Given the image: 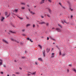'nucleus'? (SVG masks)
<instances>
[{
    "instance_id": "nucleus-1",
    "label": "nucleus",
    "mask_w": 76,
    "mask_h": 76,
    "mask_svg": "<svg viewBox=\"0 0 76 76\" xmlns=\"http://www.w3.org/2000/svg\"><path fill=\"white\" fill-rule=\"evenodd\" d=\"M2 41L4 43H5V44H8V42L4 39L2 40Z\"/></svg>"
},
{
    "instance_id": "nucleus-2",
    "label": "nucleus",
    "mask_w": 76,
    "mask_h": 76,
    "mask_svg": "<svg viewBox=\"0 0 76 76\" xmlns=\"http://www.w3.org/2000/svg\"><path fill=\"white\" fill-rule=\"evenodd\" d=\"M37 22H39V24H41V25H42V24H43L44 23L45 24V22H40L39 21H37Z\"/></svg>"
},
{
    "instance_id": "nucleus-3",
    "label": "nucleus",
    "mask_w": 76,
    "mask_h": 76,
    "mask_svg": "<svg viewBox=\"0 0 76 76\" xmlns=\"http://www.w3.org/2000/svg\"><path fill=\"white\" fill-rule=\"evenodd\" d=\"M11 40L12 41H15V42H17V43H19V42L16 41V40L15 39H11Z\"/></svg>"
},
{
    "instance_id": "nucleus-4",
    "label": "nucleus",
    "mask_w": 76,
    "mask_h": 76,
    "mask_svg": "<svg viewBox=\"0 0 76 76\" xmlns=\"http://www.w3.org/2000/svg\"><path fill=\"white\" fill-rule=\"evenodd\" d=\"M56 30H57V31L58 32H61V30L58 28H56Z\"/></svg>"
},
{
    "instance_id": "nucleus-5",
    "label": "nucleus",
    "mask_w": 76,
    "mask_h": 76,
    "mask_svg": "<svg viewBox=\"0 0 76 76\" xmlns=\"http://www.w3.org/2000/svg\"><path fill=\"white\" fill-rule=\"evenodd\" d=\"M45 0H42L40 2V4H42V3H44V1H45Z\"/></svg>"
},
{
    "instance_id": "nucleus-6",
    "label": "nucleus",
    "mask_w": 76,
    "mask_h": 76,
    "mask_svg": "<svg viewBox=\"0 0 76 76\" xmlns=\"http://www.w3.org/2000/svg\"><path fill=\"white\" fill-rule=\"evenodd\" d=\"M29 73H30L31 74V75H35L36 74V72H29Z\"/></svg>"
},
{
    "instance_id": "nucleus-7",
    "label": "nucleus",
    "mask_w": 76,
    "mask_h": 76,
    "mask_svg": "<svg viewBox=\"0 0 76 76\" xmlns=\"http://www.w3.org/2000/svg\"><path fill=\"white\" fill-rule=\"evenodd\" d=\"M51 57L52 58H53V57H54V53H52L51 54Z\"/></svg>"
},
{
    "instance_id": "nucleus-8",
    "label": "nucleus",
    "mask_w": 76,
    "mask_h": 76,
    "mask_svg": "<svg viewBox=\"0 0 76 76\" xmlns=\"http://www.w3.org/2000/svg\"><path fill=\"white\" fill-rule=\"evenodd\" d=\"M48 10L49 11V13H50V14H51V10L50 8H48Z\"/></svg>"
},
{
    "instance_id": "nucleus-9",
    "label": "nucleus",
    "mask_w": 76,
    "mask_h": 76,
    "mask_svg": "<svg viewBox=\"0 0 76 76\" xmlns=\"http://www.w3.org/2000/svg\"><path fill=\"white\" fill-rule=\"evenodd\" d=\"M18 11V10H13V12H15V13H17Z\"/></svg>"
},
{
    "instance_id": "nucleus-10",
    "label": "nucleus",
    "mask_w": 76,
    "mask_h": 76,
    "mask_svg": "<svg viewBox=\"0 0 76 76\" xmlns=\"http://www.w3.org/2000/svg\"><path fill=\"white\" fill-rule=\"evenodd\" d=\"M4 18L3 17H2V18L1 19V22H3V20H4Z\"/></svg>"
},
{
    "instance_id": "nucleus-11",
    "label": "nucleus",
    "mask_w": 76,
    "mask_h": 76,
    "mask_svg": "<svg viewBox=\"0 0 76 76\" xmlns=\"http://www.w3.org/2000/svg\"><path fill=\"white\" fill-rule=\"evenodd\" d=\"M38 60L39 61H42V60L41 58H38Z\"/></svg>"
},
{
    "instance_id": "nucleus-12",
    "label": "nucleus",
    "mask_w": 76,
    "mask_h": 76,
    "mask_svg": "<svg viewBox=\"0 0 76 76\" xmlns=\"http://www.w3.org/2000/svg\"><path fill=\"white\" fill-rule=\"evenodd\" d=\"M9 32L10 33H12V34H16V32H13L11 31H9Z\"/></svg>"
},
{
    "instance_id": "nucleus-13",
    "label": "nucleus",
    "mask_w": 76,
    "mask_h": 76,
    "mask_svg": "<svg viewBox=\"0 0 76 76\" xmlns=\"http://www.w3.org/2000/svg\"><path fill=\"white\" fill-rule=\"evenodd\" d=\"M46 51L47 53H49V52L50 51V49L48 50V48H46Z\"/></svg>"
},
{
    "instance_id": "nucleus-14",
    "label": "nucleus",
    "mask_w": 76,
    "mask_h": 76,
    "mask_svg": "<svg viewBox=\"0 0 76 76\" xmlns=\"http://www.w3.org/2000/svg\"><path fill=\"white\" fill-rule=\"evenodd\" d=\"M46 15H47V16H48V17H49V18L50 17V15L49 14H47V15L45 14V16Z\"/></svg>"
},
{
    "instance_id": "nucleus-15",
    "label": "nucleus",
    "mask_w": 76,
    "mask_h": 76,
    "mask_svg": "<svg viewBox=\"0 0 76 76\" xmlns=\"http://www.w3.org/2000/svg\"><path fill=\"white\" fill-rule=\"evenodd\" d=\"M25 9V7H21V9H22V10H24Z\"/></svg>"
},
{
    "instance_id": "nucleus-16",
    "label": "nucleus",
    "mask_w": 76,
    "mask_h": 76,
    "mask_svg": "<svg viewBox=\"0 0 76 76\" xmlns=\"http://www.w3.org/2000/svg\"><path fill=\"white\" fill-rule=\"evenodd\" d=\"M30 13H31V14H32V15H34L35 14V13L34 12H32V11H31L30 12Z\"/></svg>"
},
{
    "instance_id": "nucleus-17",
    "label": "nucleus",
    "mask_w": 76,
    "mask_h": 76,
    "mask_svg": "<svg viewBox=\"0 0 76 76\" xmlns=\"http://www.w3.org/2000/svg\"><path fill=\"white\" fill-rule=\"evenodd\" d=\"M44 57H45V50H44V52L43 53Z\"/></svg>"
},
{
    "instance_id": "nucleus-18",
    "label": "nucleus",
    "mask_w": 76,
    "mask_h": 76,
    "mask_svg": "<svg viewBox=\"0 0 76 76\" xmlns=\"http://www.w3.org/2000/svg\"><path fill=\"white\" fill-rule=\"evenodd\" d=\"M38 46H39V48H41V49L42 48V46H41V45H38Z\"/></svg>"
},
{
    "instance_id": "nucleus-19",
    "label": "nucleus",
    "mask_w": 76,
    "mask_h": 76,
    "mask_svg": "<svg viewBox=\"0 0 76 76\" xmlns=\"http://www.w3.org/2000/svg\"><path fill=\"white\" fill-rule=\"evenodd\" d=\"M64 22H65V23H66V21H65V20L64 21V22L63 21H62V23L63 24H64Z\"/></svg>"
},
{
    "instance_id": "nucleus-20",
    "label": "nucleus",
    "mask_w": 76,
    "mask_h": 76,
    "mask_svg": "<svg viewBox=\"0 0 76 76\" xmlns=\"http://www.w3.org/2000/svg\"><path fill=\"white\" fill-rule=\"evenodd\" d=\"M48 1H49L50 3H51L52 2V0H47Z\"/></svg>"
},
{
    "instance_id": "nucleus-21",
    "label": "nucleus",
    "mask_w": 76,
    "mask_h": 76,
    "mask_svg": "<svg viewBox=\"0 0 76 76\" xmlns=\"http://www.w3.org/2000/svg\"><path fill=\"white\" fill-rule=\"evenodd\" d=\"M30 24H27L26 26V27H28V26H30Z\"/></svg>"
},
{
    "instance_id": "nucleus-22",
    "label": "nucleus",
    "mask_w": 76,
    "mask_h": 76,
    "mask_svg": "<svg viewBox=\"0 0 76 76\" xmlns=\"http://www.w3.org/2000/svg\"><path fill=\"white\" fill-rule=\"evenodd\" d=\"M56 47L58 49V50H59V48H58V46L57 45H56Z\"/></svg>"
},
{
    "instance_id": "nucleus-23",
    "label": "nucleus",
    "mask_w": 76,
    "mask_h": 76,
    "mask_svg": "<svg viewBox=\"0 0 76 76\" xmlns=\"http://www.w3.org/2000/svg\"><path fill=\"white\" fill-rule=\"evenodd\" d=\"M21 4H24V5H25V3L21 2Z\"/></svg>"
},
{
    "instance_id": "nucleus-24",
    "label": "nucleus",
    "mask_w": 76,
    "mask_h": 76,
    "mask_svg": "<svg viewBox=\"0 0 76 76\" xmlns=\"http://www.w3.org/2000/svg\"><path fill=\"white\" fill-rule=\"evenodd\" d=\"M2 64H3V62H0V66H1V65H2Z\"/></svg>"
},
{
    "instance_id": "nucleus-25",
    "label": "nucleus",
    "mask_w": 76,
    "mask_h": 76,
    "mask_svg": "<svg viewBox=\"0 0 76 76\" xmlns=\"http://www.w3.org/2000/svg\"><path fill=\"white\" fill-rule=\"evenodd\" d=\"M5 15L6 16V15H7V12H5Z\"/></svg>"
},
{
    "instance_id": "nucleus-26",
    "label": "nucleus",
    "mask_w": 76,
    "mask_h": 76,
    "mask_svg": "<svg viewBox=\"0 0 76 76\" xmlns=\"http://www.w3.org/2000/svg\"><path fill=\"white\" fill-rule=\"evenodd\" d=\"M59 54V55H61V51H60Z\"/></svg>"
},
{
    "instance_id": "nucleus-27",
    "label": "nucleus",
    "mask_w": 76,
    "mask_h": 76,
    "mask_svg": "<svg viewBox=\"0 0 76 76\" xmlns=\"http://www.w3.org/2000/svg\"><path fill=\"white\" fill-rule=\"evenodd\" d=\"M73 71H74V72H75V73H76V69H74Z\"/></svg>"
},
{
    "instance_id": "nucleus-28",
    "label": "nucleus",
    "mask_w": 76,
    "mask_h": 76,
    "mask_svg": "<svg viewBox=\"0 0 76 76\" xmlns=\"http://www.w3.org/2000/svg\"><path fill=\"white\" fill-rule=\"evenodd\" d=\"M58 26H59L61 27V28H62V27H61V25H60V24H58Z\"/></svg>"
},
{
    "instance_id": "nucleus-29",
    "label": "nucleus",
    "mask_w": 76,
    "mask_h": 76,
    "mask_svg": "<svg viewBox=\"0 0 76 76\" xmlns=\"http://www.w3.org/2000/svg\"><path fill=\"white\" fill-rule=\"evenodd\" d=\"M25 29L22 30V32H25Z\"/></svg>"
},
{
    "instance_id": "nucleus-30",
    "label": "nucleus",
    "mask_w": 76,
    "mask_h": 76,
    "mask_svg": "<svg viewBox=\"0 0 76 76\" xmlns=\"http://www.w3.org/2000/svg\"><path fill=\"white\" fill-rule=\"evenodd\" d=\"M29 41L30 42H33V41L31 40V39H30Z\"/></svg>"
},
{
    "instance_id": "nucleus-31",
    "label": "nucleus",
    "mask_w": 76,
    "mask_h": 76,
    "mask_svg": "<svg viewBox=\"0 0 76 76\" xmlns=\"http://www.w3.org/2000/svg\"><path fill=\"white\" fill-rule=\"evenodd\" d=\"M69 67H72V65L71 64H69L68 65Z\"/></svg>"
},
{
    "instance_id": "nucleus-32",
    "label": "nucleus",
    "mask_w": 76,
    "mask_h": 76,
    "mask_svg": "<svg viewBox=\"0 0 76 76\" xmlns=\"http://www.w3.org/2000/svg\"><path fill=\"white\" fill-rule=\"evenodd\" d=\"M73 9H71V8H70V10H71V11H73Z\"/></svg>"
},
{
    "instance_id": "nucleus-33",
    "label": "nucleus",
    "mask_w": 76,
    "mask_h": 76,
    "mask_svg": "<svg viewBox=\"0 0 76 76\" xmlns=\"http://www.w3.org/2000/svg\"><path fill=\"white\" fill-rule=\"evenodd\" d=\"M10 15V14H9L8 15H7V17H9Z\"/></svg>"
},
{
    "instance_id": "nucleus-34",
    "label": "nucleus",
    "mask_w": 76,
    "mask_h": 76,
    "mask_svg": "<svg viewBox=\"0 0 76 76\" xmlns=\"http://www.w3.org/2000/svg\"><path fill=\"white\" fill-rule=\"evenodd\" d=\"M19 19H23V18H20V17H19Z\"/></svg>"
},
{
    "instance_id": "nucleus-35",
    "label": "nucleus",
    "mask_w": 76,
    "mask_h": 76,
    "mask_svg": "<svg viewBox=\"0 0 76 76\" xmlns=\"http://www.w3.org/2000/svg\"><path fill=\"white\" fill-rule=\"evenodd\" d=\"M22 35H23V36L24 37H25V34H22Z\"/></svg>"
},
{
    "instance_id": "nucleus-36",
    "label": "nucleus",
    "mask_w": 76,
    "mask_h": 76,
    "mask_svg": "<svg viewBox=\"0 0 76 76\" xmlns=\"http://www.w3.org/2000/svg\"><path fill=\"white\" fill-rule=\"evenodd\" d=\"M49 37L51 39H52V37H51V36H49Z\"/></svg>"
},
{
    "instance_id": "nucleus-37",
    "label": "nucleus",
    "mask_w": 76,
    "mask_h": 76,
    "mask_svg": "<svg viewBox=\"0 0 76 76\" xmlns=\"http://www.w3.org/2000/svg\"><path fill=\"white\" fill-rule=\"evenodd\" d=\"M16 74H17V75H19V74H20V73L19 72H16Z\"/></svg>"
},
{
    "instance_id": "nucleus-38",
    "label": "nucleus",
    "mask_w": 76,
    "mask_h": 76,
    "mask_svg": "<svg viewBox=\"0 0 76 76\" xmlns=\"http://www.w3.org/2000/svg\"><path fill=\"white\" fill-rule=\"evenodd\" d=\"M26 39L27 40H29V38H28H28H26Z\"/></svg>"
},
{
    "instance_id": "nucleus-39",
    "label": "nucleus",
    "mask_w": 76,
    "mask_h": 76,
    "mask_svg": "<svg viewBox=\"0 0 76 76\" xmlns=\"http://www.w3.org/2000/svg\"><path fill=\"white\" fill-rule=\"evenodd\" d=\"M48 25H49V24H48V23H47L46 24V25L47 26H48Z\"/></svg>"
},
{
    "instance_id": "nucleus-40",
    "label": "nucleus",
    "mask_w": 76,
    "mask_h": 76,
    "mask_svg": "<svg viewBox=\"0 0 76 76\" xmlns=\"http://www.w3.org/2000/svg\"><path fill=\"white\" fill-rule=\"evenodd\" d=\"M41 18H44V16H42V15L41 16Z\"/></svg>"
},
{
    "instance_id": "nucleus-41",
    "label": "nucleus",
    "mask_w": 76,
    "mask_h": 76,
    "mask_svg": "<svg viewBox=\"0 0 76 76\" xmlns=\"http://www.w3.org/2000/svg\"><path fill=\"white\" fill-rule=\"evenodd\" d=\"M35 25L33 24V28H35Z\"/></svg>"
},
{
    "instance_id": "nucleus-42",
    "label": "nucleus",
    "mask_w": 76,
    "mask_h": 76,
    "mask_svg": "<svg viewBox=\"0 0 76 76\" xmlns=\"http://www.w3.org/2000/svg\"><path fill=\"white\" fill-rule=\"evenodd\" d=\"M0 61L1 62H3L2 60L1 59H0Z\"/></svg>"
},
{
    "instance_id": "nucleus-43",
    "label": "nucleus",
    "mask_w": 76,
    "mask_h": 76,
    "mask_svg": "<svg viewBox=\"0 0 76 76\" xmlns=\"http://www.w3.org/2000/svg\"><path fill=\"white\" fill-rule=\"evenodd\" d=\"M59 4H60L61 6H62V5H61V3H59Z\"/></svg>"
},
{
    "instance_id": "nucleus-44",
    "label": "nucleus",
    "mask_w": 76,
    "mask_h": 76,
    "mask_svg": "<svg viewBox=\"0 0 76 76\" xmlns=\"http://www.w3.org/2000/svg\"><path fill=\"white\" fill-rule=\"evenodd\" d=\"M67 3H68V4H70V2H69V1H68Z\"/></svg>"
},
{
    "instance_id": "nucleus-45",
    "label": "nucleus",
    "mask_w": 76,
    "mask_h": 76,
    "mask_svg": "<svg viewBox=\"0 0 76 76\" xmlns=\"http://www.w3.org/2000/svg\"><path fill=\"white\" fill-rule=\"evenodd\" d=\"M62 56H65V54L64 53H63L62 55Z\"/></svg>"
},
{
    "instance_id": "nucleus-46",
    "label": "nucleus",
    "mask_w": 76,
    "mask_h": 76,
    "mask_svg": "<svg viewBox=\"0 0 76 76\" xmlns=\"http://www.w3.org/2000/svg\"><path fill=\"white\" fill-rule=\"evenodd\" d=\"M61 7H63V9H65V7H63V6H61Z\"/></svg>"
},
{
    "instance_id": "nucleus-47",
    "label": "nucleus",
    "mask_w": 76,
    "mask_h": 76,
    "mask_svg": "<svg viewBox=\"0 0 76 76\" xmlns=\"http://www.w3.org/2000/svg\"><path fill=\"white\" fill-rule=\"evenodd\" d=\"M69 72V70L67 69V72L68 73Z\"/></svg>"
},
{
    "instance_id": "nucleus-48",
    "label": "nucleus",
    "mask_w": 76,
    "mask_h": 76,
    "mask_svg": "<svg viewBox=\"0 0 76 76\" xmlns=\"http://www.w3.org/2000/svg\"><path fill=\"white\" fill-rule=\"evenodd\" d=\"M22 58H25V56H24V57H22Z\"/></svg>"
},
{
    "instance_id": "nucleus-49",
    "label": "nucleus",
    "mask_w": 76,
    "mask_h": 76,
    "mask_svg": "<svg viewBox=\"0 0 76 76\" xmlns=\"http://www.w3.org/2000/svg\"><path fill=\"white\" fill-rule=\"evenodd\" d=\"M19 69H20V70H21L22 69V68H20V67H19Z\"/></svg>"
},
{
    "instance_id": "nucleus-50",
    "label": "nucleus",
    "mask_w": 76,
    "mask_h": 76,
    "mask_svg": "<svg viewBox=\"0 0 76 76\" xmlns=\"http://www.w3.org/2000/svg\"><path fill=\"white\" fill-rule=\"evenodd\" d=\"M72 18H73V16L71 15V19H72Z\"/></svg>"
},
{
    "instance_id": "nucleus-51",
    "label": "nucleus",
    "mask_w": 76,
    "mask_h": 76,
    "mask_svg": "<svg viewBox=\"0 0 76 76\" xmlns=\"http://www.w3.org/2000/svg\"><path fill=\"white\" fill-rule=\"evenodd\" d=\"M49 38L48 37H47V40H49Z\"/></svg>"
},
{
    "instance_id": "nucleus-52",
    "label": "nucleus",
    "mask_w": 76,
    "mask_h": 76,
    "mask_svg": "<svg viewBox=\"0 0 76 76\" xmlns=\"http://www.w3.org/2000/svg\"><path fill=\"white\" fill-rule=\"evenodd\" d=\"M27 74L28 75H26L27 76H28V75H30V74H29V73H28Z\"/></svg>"
},
{
    "instance_id": "nucleus-53",
    "label": "nucleus",
    "mask_w": 76,
    "mask_h": 76,
    "mask_svg": "<svg viewBox=\"0 0 76 76\" xmlns=\"http://www.w3.org/2000/svg\"><path fill=\"white\" fill-rule=\"evenodd\" d=\"M4 67H6V65H4Z\"/></svg>"
},
{
    "instance_id": "nucleus-54",
    "label": "nucleus",
    "mask_w": 76,
    "mask_h": 76,
    "mask_svg": "<svg viewBox=\"0 0 76 76\" xmlns=\"http://www.w3.org/2000/svg\"><path fill=\"white\" fill-rule=\"evenodd\" d=\"M35 64H37V65H38V64L37 63V62H35Z\"/></svg>"
},
{
    "instance_id": "nucleus-55",
    "label": "nucleus",
    "mask_w": 76,
    "mask_h": 76,
    "mask_svg": "<svg viewBox=\"0 0 76 76\" xmlns=\"http://www.w3.org/2000/svg\"><path fill=\"white\" fill-rule=\"evenodd\" d=\"M55 29V28H54V27H53L52 28V29Z\"/></svg>"
},
{
    "instance_id": "nucleus-56",
    "label": "nucleus",
    "mask_w": 76,
    "mask_h": 76,
    "mask_svg": "<svg viewBox=\"0 0 76 76\" xmlns=\"http://www.w3.org/2000/svg\"><path fill=\"white\" fill-rule=\"evenodd\" d=\"M12 76H16V75H15V74H12Z\"/></svg>"
},
{
    "instance_id": "nucleus-57",
    "label": "nucleus",
    "mask_w": 76,
    "mask_h": 76,
    "mask_svg": "<svg viewBox=\"0 0 76 76\" xmlns=\"http://www.w3.org/2000/svg\"><path fill=\"white\" fill-rule=\"evenodd\" d=\"M28 10L30 12H31V11L29 9H28Z\"/></svg>"
},
{
    "instance_id": "nucleus-58",
    "label": "nucleus",
    "mask_w": 76,
    "mask_h": 76,
    "mask_svg": "<svg viewBox=\"0 0 76 76\" xmlns=\"http://www.w3.org/2000/svg\"><path fill=\"white\" fill-rule=\"evenodd\" d=\"M1 74H3V72H1Z\"/></svg>"
},
{
    "instance_id": "nucleus-59",
    "label": "nucleus",
    "mask_w": 76,
    "mask_h": 76,
    "mask_svg": "<svg viewBox=\"0 0 76 76\" xmlns=\"http://www.w3.org/2000/svg\"><path fill=\"white\" fill-rule=\"evenodd\" d=\"M53 48H52V50L51 51H53Z\"/></svg>"
},
{
    "instance_id": "nucleus-60",
    "label": "nucleus",
    "mask_w": 76,
    "mask_h": 76,
    "mask_svg": "<svg viewBox=\"0 0 76 76\" xmlns=\"http://www.w3.org/2000/svg\"><path fill=\"white\" fill-rule=\"evenodd\" d=\"M17 17H18V18H20V17H19V16H17Z\"/></svg>"
},
{
    "instance_id": "nucleus-61",
    "label": "nucleus",
    "mask_w": 76,
    "mask_h": 76,
    "mask_svg": "<svg viewBox=\"0 0 76 76\" xmlns=\"http://www.w3.org/2000/svg\"><path fill=\"white\" fill-rule=\"evenodd\" d=\"M15 62H16V60H15Z\"/></svg>"
},
{
    "instance_id": "nucleus-62",
    "label": "nucleus",
    "mask_w": 76,
    "mask_h": 76,
    "mask_svg": "<svg viewBox=\"0 0 76 76\" xmlns=\"http://www.w3.org/2000/svg\"><path fill=\"white\" fill-rule=\"evenodd\" d=\"M7 76H9V75H7Z\"/></svg>"
},
{
    "instance_id": "nucleus-63",
    "label": "nucleus",
    "mask_w": 76,
    "mask_h": 76,
    "mask_svg": "<svg viewBox=\"0 0 76 76\" xmlns=\"http://www.w3.org/2000/svg\"><path fill=\"white\" fill-rule=\"evenodd\" d=\"M25 53H26V51H25Z\"/></svg>"
},
{
    "instance_id": "nucleus-64",
    "label": "nucleus",
    "mask_w": 76,
    "mask_h": 76,
    "mask_svg": "<svg viewBox=\"0 0 76 76\" xmlns=\"http://www.w3.org/2000/svg\"><path fill=\"white\" fill-rule=\"evenodd\" d=\"M27 6H28V7H29V5H27Z\"/></svg>"
}]
</instances>
